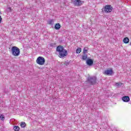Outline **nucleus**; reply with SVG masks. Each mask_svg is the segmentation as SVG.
I'll return each mask as SVG.
<instances>
[{
    "mask_svg": "<svg viewBox=\"0 0 131 131\" xmlns=\"http://www.w3.org/2000/svg\"><path fill=\"white\" fill-rule=\"evenodd\" d=\"M81 59L83 60V61H85L86 59H88V54H83L81 56Z\"/></svg>",
    "mask_w": 131,
    "mask_h": 131,
    "instance_id": "nucleus-10",
    "label": "nucleus"
},
{
    "mask_svg": "<svg viewBox=\"0 0 131 131\" xmlns=\"http://www.w3.org/2000/svg\"><path fill=\"white\" fill-rule=\"evenodd\" d=\"M2 22V17H0V23Z\"/></svg>",
    "mask_w": 131,
    "mask_h": 131,
    "instance_id": "nucleus-23",
    "label": "nucleus"
},
{
    "mask_svg": "<svg viewBox=\"0 0 131 131\" xmlns=\"http://www.w3.org/2000/svg\"><path fill=\"white\" fill-rule=\"evenodd\" d=\"M103 10L105 13H110L113 10V8L111 5H106L104 7Z\"/></svg>",
    "mask_w": 131,
    "mask_h": 131,
    "instance_id": "nucleus-4",
    "label": "nucleus"
},
{
    "mask_svg": "<svg viewBox=\"0 0 131 131\" xmlns=\"http://www.w3.org/2000/svg\"><path fill=\"white\" fill-rule=\"evenodd\" d=\"M11 53L12 56L18 57L20 55V49L16 46H13L11 48Z\"/></svg>",
    "mask_w": 131,
    "mask_h": 131,
    "instance_id": "nucleus-2",
    "label": "nucleus"
},
{
    "mask_svg": "<svg viewBox=\"0 0 131 131\" xmlns=\"http://www.w3.org/2000/svg\"><path fill=\"white\" fill-rule=\"evenodd\" d=\"M56 45L55 43H51L50 44V47H55Z\"/></svg>",
    "mask_w": 131,
    "mask_h": 131,
    "instance_id": "nucleus-21",
    "label": "nucleus"
},
{
    "mask_svg": "<svg viewBox=\"0 0 131 131\" xmlns=\"http://www.w3.org/2000/svg\"><path fill=\"white\" fill-rule=\"evenodd\" d=\"M122 101H123V102H128L129 101V97L123 96L122 97Z\"/></svg>",
    "mask_w": 131,
    "mask_h": 131,
    "instance_id": "nucleus-9",
    "label": "nucleus"
},
{
    "mask_svg": "<svg viewBox=\"0 0 131 131\" xmlns=\"http://www.w3.org/2000/svg\"><path fill=\"white\" fill-rule=\"evenodd\" d=\"M60 28H61V25H60V24H56L55 26V29L56 30H59Z\"/></svg>",
    "mask_w": 131,
    "mask_h": 131,
    "instance_id": "nucleus-11",
    "label": "nucleus"
},
{
    "mask_svg": "<svg viewBox=\"0 0 131 131\" xmlns=\"http://www.w3.org/2000/svg\"><path fill=\"white\" fill-rule=\"evenodd\" d=\"M86 63L87 65H89V66H92V65L94 64V61L92 60V59H89L86 60Z\"/></svg>",
    "mask_w": 131,
    "mask_h": 131,
    "instance_id": "nucleus-8",
    "label": "nucleus"
},
{
    "mask_svg": "<svg viewBox=\"0 0 131 131\" xmlns=\"http://www.w3.org/2000/svg\"><path fill=\"white\" fill-rule=\"evenodd\" d=\"M104 75H112L113 74V70L112 69H108L103 72Z\"/></svg>",
    "mask_w": 131,
    "mask_h": 131,
    "instance_id": "nucleus-6",
    "label": "nucleus"
},
{
    "mask_svg": "<svg viewBox=\"0 0 131 131\" xmlns=\"http://www.w3.org/2000/svg\"><path fill=\"white\" fill-rule=\"evenodd\" d=\"M97 78L96 77H91L88 78V81L91 84H95Z\"/></svg>",
    "mask_w": 131,
    "mask_h": 131,
    "instance_id": "nucleus-5",
    "label": "nucleus"
},
{
    "mask_svg": "<svg viewBox=\"0 0 131 131\" xmlns=\"http://www.w3.org/2000/svg\"><path fill=\"white\" fill-rule=\"evenodd\" d=\"M56 51L59 53V58H63V57L67 56V51L64 50V48L62 46L57 47Z\"/></svg>",
    "mask_w": 131,
    "mask_h": 131,
    "instance_id": "nucleus-1",
    "label": "nucleus"
},
{
    "mask_svg": "<svg viewBox=\"0 0 131 131\" xmlns=\"http://www.w3.org/2000/svg\"><path fill=\"white\" fill-rule=\"evenodd\" d=\"M0 119L1 120H5V116L4 115H0Z\"/></svg>",
    "mask_w": 131,
    "mask_h": 131,
    "instance_id": "nucleus-18",
    "label": "nucleus"
},
{
    "mask_svg": "<svg viewBox=\"0 0 131 131\" xmlns=\"http://www.w3.org/2000/svg\"><path fill=\"white\" fill-rule=\"evenodd\" d=\"M76 53L77 54H80V53H81V48H78L76 51Z\"/></svg>",
    "mask_w": 131,
    "mask_h": 131,
    "instance_id": "nucleus-15",
    "label": "nucleus"
},
{
    "mask_svg": "<svg viewBox=\"0 0 131 131\" xmlns=\"http://www.w3.org/2000/svg\"><path fill=\"white\" fill-rule=\"evenodd\" d=\"M12 11V9H11V7H8L7 9H6V11L9 12H11Z\"/></svg>",
    "mask_w": 131,
    "mask_h": 131,
    "instance_id": "nucleus-20",
    "label": "nucleus"
},
{
    "mask_svg": "<svg viewBox=\"0 0 131 131\" xmlns=\"http://www.w3.org/2000/svg\"><path fill=\"white\" fill-rule=\"evenodd\" d=\"M54 19H50L48 21V23L49 24H50V25H53L54 24Z\"/></svg>",
    "mask_w": 131,
    "mask_h": 131,
    "instance_id": "nucleus-16",
    "label": "nucleus"
},
{
    "mask_svg": "<svg viewBox=\"0 0 131 131\" xmlns=\"http://www.w3.org/2000/svg\"><path fill=\"white\" fill-rule=\"evenodd\" d=\"M64 65H66V66H68V65H69V62H64Z\"/></svg>",
    "mask_w": 131,
    "mask_h": 131,
    "instance_id": "nucleus-22",
    "label": "nucleus"
},
{
    "mask_svg": "<svg viewBox=\"0 0 131 131\" xmlns=\"http://www.w3.org/2000/svg\"><path fill=\"white\" fill-rule=\"evenodd\" d=\"M36 62L37 64H38V65H45V63L46 62V59H45V58L41 57V56H39L36 60Z\"/></svg>",
    "mask_w": 131,
    "mask_h": 131,
    "instance_id": "nucleus-3",
    "label": "nucleus"
},
{
    "mask_svg": "<svg viewBox=\"0 0 131 131\" xmlns=\"http://www.w3.org/2000/svg\"><path fill=\"white\" fill-rule=\"evenodd\" d=\"M123 42H124V43H128V42H129V39L127 37H125L123 39Z\"/></svg>",
    "mask_w": 131,
    "mask_h": 131,
    "instance_id": "nucleus-12",
    "label": "nucleus"
},
{
    "mask_svg": "<svg viewBox=\"0 0 131 131\" xmlns=\"http://www.w3.org/2000/svg\"><path fill=\"white\" fill-rule=\"evenodd\" d=\"M89 50V48L85 47L83 48V54H86L88 53V51Z\"/></svg>",
    "mask_w": 131,
    "mask_h": 131,
    "instance_id": "nucleus-14",
    "label": "nucleus"
},
{
    "mask_svg": "<svg viewBox=\"0 0 131 131\" xmlns=\"http://www.w3.org/2000/svg\"><path fill=\"white\" fill-rule=\"evenodd\" d=\"M20 126L21 127H25V126H26V124L25 122H22L20 123Z\"/></svg>",
    "mask_w": 131,
    "mask_h": 131,
    "instance_id": "nucleus-17",
    "label": "nucleus"
},
{
    "mask_svg": "<svg viewBox=\"0 0 131 131\" xmlns=\"http://www.w3.org/2000/svg\"><path fill=\"white\" fill-rule=\"evenodd\" d=\"M122 85V83L121 82H118L116 83V86H121Z\"/></svg>",
    "mask_w": 131,
    "mask_h": 131,
    "instance_id": "nucleus-19",
    "label": "nucleus"
},
{
    "mask_svg": "<svg viewBox=\"0 0 131 131\" xmlns=\"http://www.w3.org/2000/svg\"><path fill=\"white\" fill-rule=\"evenodd\" d=\"M72 2L74 5L77 6V7L81 6V1L80 0H72Z\"/></svg>",
    "mask_w": 131,
    "mask_h": 131,
    "instance_id": "nucleus-7",
    "label": "nucleus"
},
{
    "mask_svg": "<svg viewBox=\"0 0 131 131\" xmlns=\"http://www.w3.org/2000/svg\"><path fill=\"white\" fill-rule=\"evenodd\" d=\"M13 129L15 131H19L20 130V127L18 126H14L13 127Z\"/></svg>",
    "mask_w": 131,
    "mask_h": 131,
    "instance_id": "nucleus-13",
    "label": "nucleus"
}]
</instances>
